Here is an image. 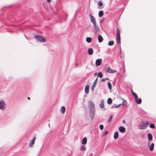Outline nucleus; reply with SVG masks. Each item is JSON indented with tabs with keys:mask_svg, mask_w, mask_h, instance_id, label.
Masks as SVG:
<instances>
[{
	"mask_svg": "<svg viewBox=\"0 0 156 156\" xmlns=\"http://www.w3.org/2000/svg\"><path fill=\"white\" fill-rule=\"evenodd\" d=\"M8 30V32L10 33H12L14 32H16L15 31H13L12 30Z\"/></svg>",
	"mask_w": 156,
	"mask_h": 156,
	"instance_id": "37",
	"label": "nucleus"
},
{
	"mask_svg": "<svg viewBox=\"0 0 156 156\" xmlns=\"http://www.w3.org/2000/svg\"><path fill=\"white\" fill-rule=\"evenodd\" d=\"M99 128L100 129L102 130L104 129V126L103 125L101 124L99 126Z\"/></svg>",
	"mask_w": 156,
	"mask_h": 156,
	"instance_id": "38",
	"label": "nucleus"
},
{
	"mask_svg": "<svg viewBox=\"0 0 156 156\" xmlns=\"http://www.w3.org/2000/svg\"><path fill=\"white\" fill-rule=\"evenodd\" d=\"M116 72V71L114 70H112L111 69V71H110V73H114Z\"/></svg>",
	"mask_w": 156,
	"mask_h": 156,
	"instance_id": "32",
	"label": "nucleus"
},
{
	"mask_svg": "<svg viewBox=\"0 0 156 156\" xmlns=\"http://www.w3.org/2000/svg\"><path fill=\"white\" fill-rule=\"evenodd\" d=\"M120 98L122 99L123 100V102L122 103H121L120 104H121V105H126V104L127 103V101L126 100H125L124 99L122 98Z\"/></svg>",
	"mask_w": 156,
	"mask_h": 156,
	"instance_id": "20",
	"label": "nucleus"
},
{
	"mask_svg": "<svg viewBox=\"0 0 156 156\" xmlns=\"http://www.w3.org/2000/svg\"><path fill=\"white\" fill-rule=\"evenodd\" d=\"M66 109L65 108L64 106H62L61 107V111L62 113H64L65 112Z\"/></svg>",
	"mask_w": 156,
	"mask_h": 156,
	"instance_id": "23",
	"label": "nucleus"
},
{
	"mask_svg": "<svg viewBox=\"0 0 156 156\" xmlns=\"http://www.w3.org/2000/svg\"><path fill=\"white\" fill-rule=\"evenodd\" d=\"M118 132L116 131L115 132L114 135V138L115 139H116L118 138Z\"/></svg>",
	"mask_w": 156,
	"mask_h": 156,
	"instance_id": "17",
	"label": "nucleus"
},
{
	"mask_svg": "<svg viewBox=\"0 0 156 156\" xmlns=\"http://www.w3.org/2000/svg\"><path fill=\"white\" fill-rule=\"evenodd\" d=\"M88 107L90 110L89 116L92 120L94 118L95 115V107L94 103L91 101L89 102Z\"/></svg>",
	"mask_w": 156,
	"mask_h": 156,
	"instance_id": "1",
	"label": "nucleus"
},
{
	"mask_svg": "<svg viewBox=\"0 0 156 156\" xmlns=\"http://www.w3.org/2000/svg\"><path fill=\"white\" fill-rule=\"evenodd\" d=\"M148 124V122H146L145 123L142 122L139 126L138 128L140 129H145L147 127Z\"/></svg>",
	"mask_w": 156,
	"mask_h": 156,
	"instance_id": "4",
	"label": "nucleus"
},
{
	"mask_svg": "<svg viewBox=\"0 0 156 156\" xmlns=\"http://www.w3.org/2000/svg\"><path fill=\"white\" fill-rule=\"evenodd\" d=\"M87 143V138L86 137H84L82 139V144L83 145H85Z\"/></svg>",
	"mask_w": 156,
	"mask_h": 156,
	"instance_id": "14",
	"label": "nucleus"
},
{
	"mask_svg": "<svg viewBox=\"0 0 156 156\" xmlns=\"http://www.w3.org/2000/svg\"><path fill=\"white\" fill-rule=\"evenodd\" d=\"M148 138V140L151 141L152 140L153 137L152 134L151 133H149L147 135Z\"/></svg>",
	"mask_w": 156,
	"mask_h": 156,
	"instance_id": "16",
	"label": "nucleus"
},
{
	"mask_svg": "<svg viewBox=\"0 0 156 156\" xmlns=\"http://www.w3.org/2000/svg\"><path fill=\"white\" fill-rule=\"evenodd\" d=\"M31 28V29H33L34 28Z\"/></svg>",
	"mask_w": 156,
	"mask_h": 156,
	"instance_id": "50",
	"label": "nucleus"
},
{
	"mask_svg": "<svg viewBox=\"0 0 156 156\" xmlns=\"http://www.w3.org/2000/svg\"><path fill=\"white\" fill-rule=\"evenodd\" d=\"M116 36H120V30H116Z\"/></svg>",
	"mask_w": 156,
	"mask_h": 156,
	"instance_id": "28",
	"label": "nucleus"
},
{
	"mask_svg": "<svg viewBox=\"0 0 156 156\" xmlns=\"http://www.w3.org/2000/svg\"><path fill=\"white\" fill-rule=\"evenodd\" d=\"M154 144L153 143H152L151 145L149 147V149L151 151H153L154 149Z\"/></svg>",
	"mask_w": 156,
	"mask_h": 156,
	"instance_id": "18",
	"label": "nucleus"
},
{
	"mask_svg": "<svg viewBox=\"0 0 156 156\" xmlns=\"http://www.w3.org/2000/svg\"><path fill=\"white\" fill-rule=\"evenodd\" d=\"M5 103L4 101H0V109L1 110L5 108Z\"/></svg>",
	"mask_w": 156,
	"mask_h": 156,
	"instance_id": "7",
	"label": "nucleus"
},
{
	"mask_svg": "<svg viewBox=\"0 0 156 156\" xmlns=\"http://www.w3.org/2000/svg\"><path fill=\"white\" fill-rule=\"evenodd\" d=\"M89 16L91 22L93 23L95 28L97 29L95 18L91 14H90Z\"/></svg>",
	"mask_w": 156,
	"mask_h": 156,
	"instance_id": "3",
	"label": "nucleus"
},
{
	"mask_svg": "<svg viewBox=\"0 0 156 156\" xmlns=\"http://www.w3.org/2000/svg\"><path fill=\"white\" fill-rule=\"evenodd\" d=\"M114 44V42L113 41H111L108 43V45L109 46H111L113 45Z\"/></svg>",
	"mask_w": 156,
	"mask_h": 156,
	"instance_id": "25",
	"label": "nucleus"
},
{
	"mask_svg": "<svg viewBox=\"0 0 156 156\" xmlns=\"http://www.w3.org/2000/svg\"><path fill=\"white\" fill-rule=\"evenodd\" d=\"M121 105V104H119L118 105H117L116 104L114 105V107L115 108H117L118 107H119Z\"/></svg>",
	"mask_w": 156,
	"mask_h": 156,
	"instance_id": "35",
	"label": "nucleus"
},
{
	"mask_svg": "<svg viewBox=\"0 0 156 156\" xmlns=\"http://www.w3.org/2000/svg\"><path fill=\"white\" fill-rule=\"evenodd\" d=\"M111 70V68L109 66H108L106 72L109 73Z\"/></svg>",
	"mask_w": 156,
	"mask_h": 156,
	"instance_id": "29",
	"label": "nucleus"
},
{
	"mask_svg": "<svg viewBox=\"0 0 156 156\" xmlns=\"http://www.w3.org/2000/svg\"><path fill=\"white\" fill-rule=\"evenodd\" d=\"M102 59L98 58L96 60L95 65L96 66H99L101 65L102 62Z\"/></svg>",
	"mask_w": 156,
	"mask_h": 156,
	"instance_id": "6",
	"label": "nucleus"
},
{
	"mask_svg": "<svg viewBox=\"0 0 156 156\" xmlns=\"http://www.w3.org/2000/svg\"><path fill=\"white\" fill-rule=\"evenodd\" d=\"M86 149V147L84 146H82L80 148V150L81 151H84Z\"/></svg>",
	"mask_w": 156,
	"mask_h": 156,
	"instance_id": "30",
	"label": "nucleus"
},
{
	"mask_svg": "<svg viewBox=\"0 0 156 156\" xmlns=\"http://www.w3.org/2000/svg\"><path fill=\"white\" fill-rule=\"evenodd\" d=\"M36 139V137L34 136L32 139L31 140L30 143V147H31L34 144V141Z\"/></svg>",
	"mask_w": 156,
	"mask_h": 156,
	"instance_id": "10",
	"label": "nucleus"
},
{
	"mask_svg": "<svg viewBox=\"0 0 156 156\" xmlns=\"http://www.w3.org/2000/svg\"><path fill=\"white\" fill-rule=\"evenodd\" d=\"M105 80H109V79L108 78H103L101 80L102 81H104Z\"/></svg>",
	"mask_w": 156,
	"mask_h": 156,
	"instance_id": "36",
	"label": "nucleus"
},
{
	"mask_svg": "<svg viewBox=\"0 0 156 156\" xmlns=\"http://www.w3.org/2000/svg\"><path fill=\"white\" fill-rule=\"evenodd\" d=\"M98 41L99 43L101 42L103 40V37H102V36L100 35H99L98 36Z\"/></svg>",
	"mask_w": 156,
	"mask_h": 156,
	"instance_id": "13",
	"label": "nucleus"
},
{
	"mask_svg": "<svg viewBox=\"0 0 156 156\" xmlns=\"http://www.w3.org/2000/svg\"><path fill=\"white\" fill-rule=\"evenodd\" d=\"M131 94H132L133 93H134V92H133V90H131Z\"/></svg>",
	"mask_w": 156,
	"mask_h": 156,
	"instance_id": "43",
	"label": "nucleus"
},
{
	"mask_svg": "<svg viewBox=\"0 0 156 156\" xmlns=\"http://www.w3.org/2000/svg\"><path fill=\"white\" fill-rule=\"evenodd\" d=\"M98 5L100 6H101L103 5V3L101 2H99L98 3Z\"/></svg>",
	"mask_w": 156,
	"mask_h": 156,
	"instance_id": "41",
	"label": "nucleus"
},
{
	"mask_svg": "<svg viewBox=\"0 0 156 156\" xmlns=\"http://www.w3.org/2000/svg\"><path fill=\"white\" fill-rule=\"evenodd\" d=\"M27 98L28 99V100H30V98L29 97H28Z\"/></svg>",
	"mask_w": 156,
	"mask_h": 156,
	"instance_id": "48",
	"label": "nucleus"
},
{
	"mask_svg": "<svg viewBox=\"0 0 156 156\" xmlns=\"http://www.w3.org/2000/svg\"><path fill=\"white\" fill-rule=\"evenodd\" d=\"M35 38L38 41L41 42H44L46 41V39L42 36L37 35L35 37Z\"/></svg>",
	"mask_w": 156,
	"mask_h": 156,
	"instance_id": "2",
	"label": "nucleus"
},
{
	"mask_svg": "<svg viewBox=\"0 0 156 156\" xmlns=\"http://www.w3.org/2000/svg\"><path fill=\"white\" fill-rule=\"evenodd\" d=\"M119 130L121 133H123L125 132L126 129L124 127L120 126L119 127Z\"/></svg>",
	"mask_w": 156,
	"mask_h": 156,
	"instance_id": "8",
	"label": "nucleus"
},
{
	"mask_svg": "<svg viewBox=\"0 0 156 156\" xmlns=\"http://www.w3.org/2000/svg\"><path fill=\"white\" fill-rule=\"evenodd\" d=\"M51 2V0H47V2Z\"/></svg>",
	"mask_w": 156,
	"mask_h": 156,
	"instance_id": "45",
	"label": "nucleus"
},
{
	"mask_svg": "<svg viewBox=\"0 0 156 156\" xmlns=\"http://www.w3.org/2000/svg\"><path fill=\"white\" fill-rule=\"evenodd\" d=\"M92 39L90 37H87L86 39V41L87 43H89L91 42Z\"/></svg>",
	"mask_w": 156,
	"mask_h": 156,
	"instance_id": "21",
	"label": "nucleus"
},
{
	"mask_svg": "<svg viewBox=\"0 0 156 156\" xmlns=\"http://www.w3.org/2000/svg\"><path fill=\"white\" fill-rule=\"evenodd\" d=\"M135 101L136 104H140L142 102V100L141 98H139L138 97L135 98Z\"/></svg>",
	"mask_w": 156,
	"mask_h": 156,
	"instance_id": "9",
	"label": "nucleus"
},
{
	"mask_svg": "<svg viewBox=\"0 0 156 156\" xmlns=\"http://www.w3.org/2000/svg\"><path fill=\"white\" fill-rule=\"evenodd\" d=\"M98 77H97L96 79L95 80L93 85L91 87V90L93 91L94 90L95 87L96 85V84L98 82Z\"/></svg>",
	"mask_w": 156,
	"mask_h": 156,
	"instance_id": "5",
	"label": "nucleus"
},
{
	"mask_svg": "<svg viewBox=\"0 0 156 156\" xmlns=\"http://www.w3.org/2000/svg\"><path fill=\"white\" fill-rule=\"evenodd\" d=\"M108 131H105V132L102 134V136H105L107 135L108 134Z\"/></svg>",
	"mask_w": 156,
	"mask_h": 156,
	"instance_id": "39",
	"label": "nucleus"
},
{
	"mask_svg": "<svg viewBox=\"0 0 156 156\" xmlns=\"http://www.w3.org/2000/svg\"><path fill=\"white\" fill-rule=\"evenodd\" d=\"M100 30H94V32L95 34H96L98 32L100 31Z\"/></svg>",
	"mask_w": 156,
	"mask_h": 156,
	"instance_id": "40",
	"label": "nucleus"
},
{
	"mask_svg": "<svg viewBox=\"0 0 156 156\" xmlns=\"http://www.w3.org/2000/svg\"><path fill=\"white\" fill-rule=\"evenodd\" d=\"M108 88L110 90H112V85L110 82H108Z\"/></svg>",
	"mask_w": 156,
	"mask_h": 156,
	"instance_id": "24",
	"label": "nucleus"
},
{
	"mask_svg": "<svg viewBox=\"0 0 156 156\" xmlns=\"http://www.w3.org/2000/svg\"><path fill=\"white\" fill-rule=\"evenodd\" d=\"M122 122H123V123H125V121L124 120H123V121H122Z\"/></svg>",
	"mask_w": 156,
	"mask_h": 156,
	"instance_id": "47",
	"label": "nucleus"
},
{
	"mask_svg": "<svg viewBox=\"0 0 156 156\" xmlns=\"http://www.w3.org/2000/svg\"><path fill=\"white\" fill-rule=\"evenodd\" d=\"M105 20V18H103L101 20L100 22L101 23H102L103 21Z\"/></svg>",
	"mask_w": 156,
	"mask_h": 156,
	"instance_id": "42",
	"label": "nucleus"
},
{
	"mask_svg": "<svg viewBox=\"0 0 156 156\" xmlns=\"http://www.w3.org/2000/svg\"><path fill=\"white\" fill-rule=\"evenodd\" d=\"M99 76V77L100 78H101L103 76V75L101 73V72H99L98 74V76Z\"/></svg>",
	"mask_w": 156,
	"mask_h": 156,
	"instance_id": "31",
	"label": "nucleus"
},
{
	"mask_svg": "<svg viewBox=\"0 0 156 156\" xmlns=\"http://www.w3.org/2000/svg\"><path fill=\"white\" fill-rule=\"evenodd\" d=\"M103 15V11L102 10L100 11L98 13V16L99 17H101Z\"/></svg>",
	"mask_w": 156,
	"mask_h": 156,
	"instance_id": "22",
	"label": "nucleus"
},
{
	"mask_svg": "<svg viewBox=\"0 0 156 156\" xmlns=\"http://www.w3.org/2000/svg\"><path fill=\"white\" fill-rule=\"evenodd\" d=\"M149 127L152 129H154L155 128V126L154 124L151 123L150 124Z\"/></svg>",
	"mask_w": 156,
	"mask_h": 156,
	"instance_id": "27",
	"label": "nucleus"
},
{
	"mask_svg": "<svg viewBox=\"0 0 156 156\" xmlns=\"http://www.w3.org/2000/svg\"><path fill=\"white\" fill-rule=\"evenodd\" d=\"M97 75V73H96L94 74V76H95Z\"/></svg>",
	"mask_w": 156,
	"mask_h": 156,
	"instance_id": "46",
	"label": "nucleus"
},
{
	"mask_svg": "<svg viewBox=\"0 0 156 156\" xmlns=\"http://www.w3.org/2000/svg\"><path fill=\"white\" fill-rule=\"evenodd\" d=\"M99 106L100 108H104V100H102L101 101V103L99 105Z\"/></svg>",
	"mask_w": 156,
	"mask_h": 156,
	"instance_id": "15",
	"label": "nucleus"
},
{
	"mask_svg": "<svg viewBox=\"0 0 156 156\" xmlns=\"http://www.w3.org/2000/svg\"><path fill=\"white\" fill-rule=\"evenodd\" d=\"M119 49H120V52H121V47L120 45V46H119Z\"/></svg>",
	"mask_w": 156,
	"mask_h": 156,
	"instance_id": "44",
	"label": "nucleus"
},
{
	"mask_svg": "<svg viewBox=\"0 0 156 156\" xmlns=\"http://www.w3.org/2000/svg\"><path fill=\"white\" fill-rule=\"evenodd\" d=\"M89 86L88 85H87L85 87L84 91L85 93L87 94H88L89 93Z\"/></svg>",
	"mask_w": 156,
	"mask_h": 156,
	"instance_id": "11",
	"label": "nucleus"
},
{
	"mask_svg": "<svg viewBox=\"0 0 156 156\" xmlns=\"http://www.w3.org/2000/svg\"><path fill=\"white\" fill-rule=\"evenodd\" d=\"M116 41L119 44L120 43V36L116 37Z\"/></svg>",
	"mask_w": 156,
	"mask_h": 156,
	"instance_id": "19",
	"label": "nucleus"
},
{
	"mask_svg": "<svg viewBox=\"0 0 156 156\" xmlns=\"http://www.w3.org/2000/svg\"><path fill=\"white\" fill-rule=\"evenodd\" d=\"M112 116H111L109 119H108V122H110L111 121L112 119Z\"/></svg>",
	"mask_w": 156,
	"mask_h": 156,
	"instance_id": "33",
	"label": "nucleus"
},
{
	"mask_svg": "<svg viewBox=\"0 0 156 156\" xmlns=\"http://www.w3.org/2000/svg\"><path fill=\"white\" fill-rule=\"evenodd\" d=\"M48 126H50V124H48Z\"/></svg>",
	"mask_w": 156,
	"mask_h": 156,
	"instance_id": "49",
	"label": "nucleus"
},
{
	"mask_svg": "<svg viewBox=\"0 0 156 156\" xmlns=\"http://www.w3.org/2000/svg\"><path fill=\"white\" fill-rule=\"evenodd\" d=\"M112 99L110 98H108L107 100V103L108 104H110L112 103Z\"/></svg>",
	"mask_w": 156,
	"mask_h": 156,
	"instance_id": "26",
	"label": "nucleus"
},
{
	"mask_svg": "<svg viewBox=\"0 0 156 156\" xmlns=\"http://www.w3.org/2000/svg\"><path fill=\"white\" fill-rule=\"evenodd\" d=\"M87 52H88V54L89 55H91L93 53V49L91 48H89Z\"/></svg>",
	"mask_w": 156,
	"mask_h": 156,
	"instance_id": "12",
	"label": "nucleus"
},
{
	"mask_svg": "<svg viewBox=\"0 0 156 156\" xmlns=\"http://www.w3.org/2000/svg\"><path fill=\"white\" fill-rule=\"evenodd\" d=\"M132 94L134 97L135 99L138 97L137 94L135 92L133 93Z\"/></svg>",
	"mask_w": 156,
	"mask_h": 156,
	"instance_id": "34",
	"label": "nucleus"
}]
</instances>
